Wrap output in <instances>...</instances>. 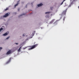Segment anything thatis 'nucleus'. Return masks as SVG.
<instances>
[{"label": "nucleus", "instance_id": "nucleus-14", "mask_svg": "<svg viewBox=\"0 0 79 79\" xmlns=\"http://www.w3.org/2000/svg\"><path fill=\"white\" fill-rule=\"evenodd\" d=\"M10 36H8V37H7L6 38V39H9V38H10Z\"/></svg>", "mask_w": 79, "mask_h": 79}, {"label": "nucleus", "instance_id": "nucleus-15", "mask_svg": "<svg viewBox=\"0 0 79 79\" xmlns=\"http://www.w3.org/2000/svg\"><path fill=\"white\" fill-rule=\"evenodd\" d=\"M25 14H23V15H20V16H23V15H24Z\"/></svg>", "mask_w": 79, "mask_h": 79}, {"label": "nucleus", "instance_id": "nucleus-16", "mask_svg": "<svg viewBox=\"0 0 79 79\" xmlns=\"http://www.w3.org/2000/svg\"><path fill=\"white\" fill-rule=\"evenodd\" d=\"M26 48H23V50H25V49H26Z\"/></svg>", "mask_w": 79, "mask_h": 79}, {"label": "nucleus", "instance_id": "nucleus-22", "mask_svg": "<svg viewBox=\"0 0 79 79\" xmlns=\"http://www.w3.org/2000/svg\"><path fill=\"white\" fill-rule=\"evenodd\" d=\"M15 44H16L17 45H18V43H15Z\"/></svg>", "mask_w": 79, "mask_h": 79}, {"label": "nucleus", "instance_id": "nucleus-24", "mask_svg": "<svg viewBox=\"0 0 79 79\" xmlns=\"http://www.w3.org/2000/svg\"><path fill=\"white\" fill-rule=\"evenodd\" d=\"M11 60V58H10V60Z\"/></svg>", "mask_w": 79, "mask_h": 79}, {"label": "nucleus", "instance_id": "nucleus-3", "mask_svg": "<svg viewBox=\"0 0 79 79\" xmlns=\"http://www.w3.org/2000/svg\"><path fill=\"white\" fill-rule=\"evenodd\" d=\"M11 50H10L8 52H7L6 54L9 55L10 54H11Z\"/></svg>", "mask_w": 79, "mask_h": 79}, {"label": "nucleus", "instance_id": "nucleus-11", "mask_svg": "<svg viewBox=\"0 0 79 79\" xmlns=\"http://www.w3.org/2000/svg\"><path fill=\"white\" fill-rule=\"evenodd\" d=\"M35 33V31H34L32 34V35L33 36L34 35V34Z\"/></svg>", "mask_w": 79, "mask_h": 79}, {"label": "nucleus", "instance_id": "nucleus-10", "mask_svg": "<svg viewBox=\"0 0 79 79\" xmlns=\"http://www.w3.org/2000/svg\"><path fill=\"white\" fill-rule=\"evenodd\" d=\"M50 13H51V12H48L45 13V14H50Z\"/></svg>", "mask_w": 79, "mask_h": 79}, {"label": "nucleus", "instance_id": "nucleus-13", "mask_svg": "<svg viewBox=\"0 0 79 79\" xmlns=\"http://www.w3.org/2000/svg\"><path fill=\"white\" fill-rule=\"evenodd\" d=\"M8 10V8H7L6 9H5V11H7V10Z\"/></svg>", "mask_w": 79, "mask_h": 79}, {"label": "nucleus", "instance_id": "nucleus-8", "mask_svg": "<svg viewBox=\"0 0 79 79\" xmlns=\"http://www.w3.org/2000/svg\"><path fill=\"white\" fill-rule=\"evenodd\" d=\"M66 10H64V11H63V14H64L65 15H66Z\"/></svg>", "mask_w": 79, "mask_h": 79}, {"label": "nucleus", "instance_id": "nucleus-19", "mask_svg": "<svg viewBox=\"0 0 79 79\" xmlns=\"http://www.w3.org/2000/svg\"><path fill=\"white\" fill-rule=\"evenodd\" d=\"M2 48L0 47V50H2Z\"/></svg>", "mask_w": 79, "mask_h": 79}, {"label": "nucleus", "instance_id": "nucleus-9", "mask_svg": "<svg viewBox=\"0 0 79 79\" xmlns=\"http://www.w3.org/2000/svg\"><path fill=\"white\" fill-rule=\"evenodd\" d=\"M8 35V33H6L3 34V35H4V36H5L6 35Z\"/></svg>", "mask_w": 79, "mask_h": 79}, {"label": "nucleus", "instance_id": "nucleus-20", "mask_svg": "<svg viewBox=\"0 0 79 79\" xmlns=\"http://www.w3.org/2000/svg\"><path fill=\"white\" fill-rule=\"evenodd\" d=\"M52 8H53V7H51V10H52Z\"/></svg>", "mask_w": 79, "mask_h": 79}, {"label": "nucleus", "instance_id": "nucleus-12", "mask_svg": "<svg viewBox=\"0 0 79 79\" xmlns=\"http://www.w3.org/2000/svg\"><path fill=\"white\" fill-rule=\"evenodd\" d=\"M3 29V28H1V29H0V32H1V31H2Z\"/></svg>", "mask_w": 79, "mask_h": 79}, {"label": "nucleus", "instance_id": "nucleus-23", "mask_svg": "<svg viewBox=\"0 0 79 79\" xmlns=\"http://www.w3.org/2000/svg\"><path fill=\"white\" fill-rule=\"evenodd\" d=\"M65 0H64L63 2H64V1H65Z\"/></svg>", "mask_w": 79, "mask_h": 79}, {"label": "nucleus", "instance_id": "nucleus-18", "mask_svg": "<svg viewBox=\"0 0 79 79\" xmlns=\"http://www.w3.org/2000/svg\"><path fill=\"white\" fill-rule=\"evenodd\" d=\"M65 20V17H64L63 19V20L64 21Z\"/></svg>", "mask_w": 79, "mask_h": 79}, {"label": "nucleus", "instance_id": "nucleus-6", "mask_svg": "<svg viewBox=\"0 0 79 79\" xmlns=\"http://www.w3.org/2000/svg\"><path fill=\"white\" fill-rule=\"evenodd\" d=\"M22 47L21 46L20 48H19V50H18V52H20L21 51V48Z\"/></svg>", "mask_w": 79, "mask_h": 79}, {"label": "nucleus", "instance_id": "nucleus-7", "mask_svg": "<svg viewBox=\"0 0 79 79\" xmlns=\"http://www.w3.org/2000/svg\"><path fill=\"white\" fill-rule=\"evenodd\" d=\"M54 21H55V19H53L50 22V23H52Z\"/></svg>", "mask_w": 79, "mask_h": 79}, {"label": "nucleus", "instance_id": "nucleus-2", "mask_svg": "<svg viewBox=\"0 0 79 79\" xmlns=\"http://www.w3.org/2000/svg\"><path fill=\"white\" fill-rule=\"evenodd\" d=\"M9 16V14L8 13H6L5 15H3V17H4V18H6V17H8Z\"/></svg>", "mask_w": 79, "mask_h": 79}, {"label": "nucleus", "instance_id": "nucleus-1", "mask_svg": "<svg viewBox=\"0 0 79 79\" xmlns=\"http://www.w3.org/2000/svg\"><path fill=\"white\" fill-rule=\"evenodd\" d=\"M37 45H38V44H36L35 45L31 46V48L28 49L29 50H32V49H34V48H35V47H37Z\"/></svg>", "mask_w": 79, "mask_h": 79}, {"label": "nucleus", "instance_id": "nucleus-5", "mask_svg": "<svg viewBox=\"0 0 79 79\" xmlns=\"http://www.w3.org/2000/svg\"><path fill=\"white\" fill-rule=\"evenodd\" d=\"M42 5H43V4L41 3L40 4L38 5V7H39V6H42Z\"/></svg>", "mask_w": 79, "mask_h": 79}, {"label": "nucleus", "instance_id": "nucleus-17", "mask_svg": "<svg viewBox=\"0 0 79 79\" xmlns=\"http://www.w3.org/2000/svg\"><path fill=\"white\" fill-rule=\"evenodd\" d=\"M63 2H64V1H63V2L61 3V5H62V4H63Z\"/></svg>", "mask_w": 79, "mask_h": 79}, {"label": "nucleus", "instance_id": "nucleus-21", "mask_svg": "<svg viewBox=\"0 0 79 79\" xmlns=\"http://www.w3.org/2000/svg\"><path fill=\"white\" fill-rule=\"evenodd\" d=\"M23 37H24V34H23Z\"/></svg>", "mask_w": 79, "mask_h": 79}, {"label": "nucleus", "instance_id": "nucleus-4", "mask_svg": "<svg viewBox=\"0 0 79 79\" xmlns=\"http://www.w3.org/2000/svg\"><path fill=\"white\" fill-rule=\"evenodd\" d=\"M19 4V1H18L17 2V3L15 5V7H16V6H18V5Z\"/></svg>", "mask_w": 79, "mask_h": 79}]
</instances>
